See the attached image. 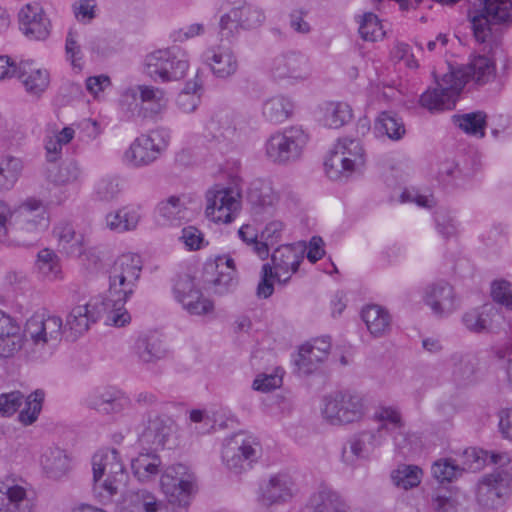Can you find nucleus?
Masks as SVG:
<instances>
[{
	"label": "nucleus",
	"mask_w": 512,
	"mask_h": 512,
	"mask_svg": "<svg viewBox=\"0 0 512 512\" xmlns=\"http://www.w3.org/2000/svg\"><path fill=\"white\" fill-rule=\"evenodd\" d=\"M142 271V261L138 254L125 253L116 258L109 270V289L106 298L111 305L108 322L115 327H123L131 320L125 303L133 295Z\"/></svg>",
	"instance_id": "nucleus-1"
},
{
	"label": "nucleus",
	"mask_w": 512,
	"mask_h": 512,
	"mask_svg": "<svg viewBox=\"0 0 512 512\" xmlns=\"http://www.w3.org/2000/svg\"><path fill=\"white\" fill-rule=\"evenodd\" d=\"M60 316L35 313L25 324L21 350L31 358H45L52 354L63 335Z\"/></svg>",
	"instance_id": "nucleus-2"
},
{
	"label": "nucleus",
	"mask_w": 512,
	"mask_h": 512,
	"mask_svg": "<svg viewBox=\"0 0 512 512\" xmlns=\"http://www.w3.org/2000/svg\"><path fill=\"white\" fill-rule=\"evenodd\" d=\"M92 492L99 502L106 504L118 493L126 472L116 449H101L91 460Z\"/></svg>",
	"instance_id": "nucleus-3"
},
{
	"label": "nucleus",
	"mask_w": 512,
	"mask_h": 512,
	"mask_svg": "<svg viewBox=\"0 0 512 512\" xmlns=\"http://www.w3.org/2000/svg\"><path fill=\"white\" fill-rule=\"evenodd\" d=\"M49 223L43 202L28 198L12 211L7 243L31 245L47 230Z\"/></svg>",
	"instance_id": "nucleus-4"
},
{
	"label": "nucleus",
	"mask_w": 512,
	"mask_h": 512,
	"mask_svg": "<svg viewBox=\"0 0 512 512\" xmlns=\"http://www.w3.org/2000/svg\"><path fill=\"white\" fill-rule=\"evenodd\" d=\"M304 258L302 245H282L274 250L271 256L272 266L264 264L262 267L261 281L257 287V295L260 298H268L274 291V280L286 283L297 272Z\"/></svg>",
	"instance_id": "nucleus-5"
},
{
	"label": "nucleus",
	"mask_w": 512,
	"mask_h": 512,
	"mask_svg": "<svg viewBox=\"0 0 512 512\" xmlns=\"http://www.w3.org/2000/svg\"><path fill=\"white\" fill-rule=\"evenodd\" d=\"M190 67L186 50L173 46L146 55L143 72L155 82L168 83L183 79Z\"/></svg>",
	"instance_id": "nucleus-6"
},
{
	"label": "nucleus",
	"mask_w": 512,
	"mask_h": 512,
	"mask_svg": "<svg viewBox=\"0 0 512 512\" xmlns=\"http://www.w3.org/2000/svg\"><path fill=\"white\" fill-rule=\"evenodd\" d=\"M309 142V135L302 126L293 125L272 133L264 143L265 158L278 165L299 160Z\"/></svg>",
	"instance_id": "nucleus-7"
},
{
	"label": "nucleus",
	"mask_w": 512,
	"mask_h": 512,
	"mask_svg": "<svg viewBox=\"0 0 512 512\" xmlns=\"http://www.w3.org/2000/svg\"><path fill=\"white\" fill-rule=\"evenodd\" d=\"M365 162V152L360 140L345 137L336 142L324 162V167L330 179L341 180L361 174Z\"/></svg>",
	"instance_id": "nucleus-8"
},
{
	"label": "nucleus",
	"mask_w": 512,
	"mask_h": 512,
	"mask_svg": "<svg viewBox=\"0 0 512 512\" xmlns=\"http://www.w3.org/2000/svg\"><path fill=\"white\" fill-rule=\"evenodd\" d=\"M170 142V132L156 128L136 137L122 154V163L134 169L144 168L156 162L166 151Z\"/></svg>",
	"instance_id": "nucleus-9"
},
{
	"label": "nucleus",
	"mask_w": 512,
	"mask_h": 512,
	"mask_svg": "<svg viewBox=\"0 0 512 512\" xmlns=\"http://www.w3.org/2000/svg\"><path fill=\"white\" fill-rule=\"evenodd\" d=\"M242 210V188L214 184L205 192V216L215 223L228 225Z\"/></svg>",
	"instance_id": "nucleus-10"
},
{
	"label": "nucleus",
	"mask_w": 512,
	"mask_h": 512,
	"mask_svg": "<svg viewBox=\"0 0 512 512\" xmlns=\"http://www.w3.org/2000/svg\"><path fill=\"white\" fill-rule=\"evenodd\" d=\"M321 414L332 425H344L360 421L367 407L362 396L349 391H334L321 401Z\"/></svg>",
	"instance_id": "nucleus-11"
},
{
	"label": "nucleus",
	"mask_w": 512,
	"mask_h": 512,
	"mask_svg": "<svg viewBox=\"0 0 512 512\" xmlns=\"http://www.w3.org/2000/svg\"><path fill=\"white\" fill-rule=\"evenodd\" d=\"M262 456L259 439L243 432L225 439L222 460L229 471L240 474L252 468Z\"/></svg>",
	"instance_id": "nucleus-12"
},
{
	"label": "nucleus",
	"mask_w": 512,
	"mask_h": 512,
	"mask_svg": "<svg viewBox=\"0 0 512 512\" xmlns=\"http://www.w3.org/2000/svg\"><path fill=\"white\" fill-rule=\"evenodd\" d=\"M512 495V475L497 469L484 475L477 487V503L483 512H498Z\"/></svg>",
	"instance_id": "nucleus-13"
},
{
	"label": "nucleus",
	"mask_w": 512,
	"mask_h": 512,
	"mask_svg": "<svg viewBox=\"0 0 512 512\" xmlns=\"http://www.w3.org/2000/svg\"><path fill=\"white\" fill-rule=\"evenodd\" d=\"M160 487L170 503L186 507L196 493V478L187 466L173 464L162 470Z\"/></svg>",
	"instance_id": "nucleus-14"
},
{
	"label": "nucleus",
	"mask_w": 512,
	"mask_h": 512,
	"mask_svg": "<svg viewBox=\"0 0 512 512\" xmlns=\"http://www.w3.org/2000/svg\"><path fill=\"white\" fill-rule=\"evenodd\" d=\"M265 21L266 14L263 8L246 1H237L220 17V34L228 39L237 35L240 30L257 29Z\"/></svg>",
	"instance_id": "nucleus-15"
},
{
	"label": "nucleus",
	"mask_w": 512,
	"mask_h": 512,
	"mask_svg": "<svg viewBox=\"0 0 512 512\" xmlns=\"http://www.w3.org/2000/svg\"><path fill=\"white\" fill-rule=\"evenodd\" d=\"M269 74L274 81L297 85L311 77L312 65L307 55L291 50L281 53L271 60Z\"/></svg>",
	"instance_id": "nucleus-16"
},
{
	"label": "nucleus",
	"mask_w": 512,
	"mask_h": 512,
	"mask_svg": "<svg viewBox=\"0 0 512 512\" xmlns=\"http://www.w3.org/2000/svg\"><path fill=\"white\" fill-rule=\"evenodd\" d=\"M75 304L66 316V327L75 335H82L89 330L91 324L96 323L106 313L108 322L111 305L107 304L101 296L78 297Z\"/></svg>",
	"instance_id": "nucleus-17"
},
{
	"label": "nucleus",
	"mask_w": 512,
	"mask_h": 512,
	"mask_svg": "<svg viewBox=\"0 0 512 512\" xmlns=\"http://www.w3.org/2000/svg\"><path fill=\"white\" fill-rule=\"evenodd\" d=\"M482 10L469 13L471 27L477 42L484 43L491 36V23L512 22V0H481Z\"/></svg>",
	"instance_id": "nucleus-18"
},
{
	"label": "nucleus",
	"mask_w": 512,
	"mask_h": 512,
	"mask_svg": "<svg viewBox=\"0 0 512 512\" xmlns=\"http://www.w3.org/2000/svg\"><path fill=\"white\" fill-rule=\"evenodd\" d=\"M372 419L377 423V427L371 430L374 434L380 435L383 443L391 437L397 450L403 452L407 448L409 435L404 432L405 423L399 406L380 404L376 407Z\"/></svg>",
	"instance_id": "nucleus-19"
},
{
	"label": "nucleus",
	"mask_w": 512,
	"mask_h": 512,
	"mask_svg": "<svg viewBox=\"0 0 512 512\" xmlns=\"http://www.w3.org/2000/svg\"><path fill=\"white\" fill-rule=\"evenodd\" d=\"M85 179V172L76 160L62 162L55 170H50L48 181L54 186L52 197L61 204L75 196Z\"/></svg>",
	"instance_id": "nucleus-20"
},
{
	"label": "nucleus",
	"mask_w": 512,
	"mask_h": 512,
	"mask_svg": "<svg viewBox=\"0 0 512 512\" xmlns=\"http://www.w3.org/2000/svg\"><path fill=\"white\" fill-rule=\"evenodd\" d=\"M448 73L453 75V80L462 91L468 83L483 86L492 81L496 75V65L490 57L477 55L463 66L456 69L450 67Z\"/></svg>",
	"instance_id": "nucleus-21"
},
{
	"label": "nucleus",
	"mask_w": 512,
	"mask_h": 512,
	"mask_svg": "<svg viewBox=\"0 0 512 512\" xmlns=\"http://www.w3.org/2000/svg\"><path fill=\"white\" fill-rule=\"evenodd\" d=\"M461 90L453 80V75L445 73L436 79V87L428 88L420 97V104L431 112L452 110Z\"/></svg>",
	"instance_id": "nucleus-22"
},
{
	"label": "nucleus",
	"mask_w": 512,
	"mask_h": 512,
	"mask_svg": "<svg viewBox=\"0 0 512 512\" xmlns=\"http://www.w3.org/2000/svg\"><path fill=\"white\" fill-rule=\"evenodd\" d=\"M296 494V484L292 476L279 472L269 476L259 487L258 500L265 506L289 502Z\"/></svg>",
	"instance_id": "nucleus-23"
},
{
	"label": "nucleus",
	"mask_w": 512,
	"mask_h": 512,
	"mask_svg": "<svg viewBox=\"0 0 512 512\" xmlns=\"http://www.w3.org/2000/svg\"><path fill=\"white\" fill-rule=\"evenodd\" d=\"M423 301L438 317H447L460 307L453 286L446 281L428 284L423 291Z\"/></svg>",
	"instance_id": "nucleus-24"
},
{
	"label": "nucleus",
	"mask_w": 512,
	"mask_h": 512,
	"mask_svg": "<svg viewBox=\"0 0 512 512\" xmlns=\"http://www.w3.org/2000/svg\"><path fill=\"white\" fill-rule=\"evenodd\" d=\"M234 260L228 256H218L213 263L205 265V283L215 294H225L236 286Z\"/></svg>",
	"instance_id": "nucleus-25"
},
{
	"label": "nucleus",
	"mask_w": 512,
	"mask_h": 512,
	"mask_svg": "<svg viewBox=\"0 0 512 512\" xmlns=\"http://www.w3.org/2000/svg\"><path fill=\"white\" fill-rule=\"evenodd\" d=\"M205 135H190L187 139V149L203 147L206 140L217 142L230 141L236 134L232 116L228 112H219L211 116L205 123Z\"/></svg>",
	"instance_id": "nucleus-26"
},
{
	"label": "nucleus",
	"mask_w": 512,
	"mask_h": 512,
	"mask_svg": "<svg viewBox=\"0 0 512 512\" xmlns=\"http://www.w3.org/2000/svg\"><path fill=\"white\" fill-rule=\"evenodd\" d=\"M246 199L255 217H263L272 214L279 202V194L272 183L262 179H256L249 184Z\"/></svg>",
	"instance_id": "nucleus-27"
},
{
	"label": "nucleus",
	"mask_w": 512,
	"mask_h": 512,
	"mask_svg": "<svg viewBox=\"0 0 512 512\" xmlns=\"http://www.w3.org/2000/svg\"><path fill=\"white\" fill-rule=\"evenodd\" d=\"M20 30L31 40H45L50 35L51 23L38 3L27 4L19 12Z\"/></svg>",
	"instance_id": "nucleus-28"
},
{
	"label": "nucleus",
	"mask_w": 512,
	"mask_h": 512,
	"mask_svg": "<svg viewBox=\"0 0 512 512\" xmlns=\"http://www.w3.org/2000/svg\"><path fill=\"white\" fill-rule=\"evenodd\" d=\"M330 348L329 337L317 338L300 346L294 360L298 372L303 375L313 373L327 359Z\"/></svg>",
	"instance_id": "nucleus-29"
},
{
	"label": "nucleus",
	"mask_w": 512,
	"mask_h": 512,
	"mask_svg": "<svg viewBox=\"0 0 512 512\" xmlns=\"http://www.w3.org/2000/svg\"><path fill=\"white\" fill-rule=\"evenodd\" d=\"M201 60L212 74L220 79L234 75L238 69V60L233 50L226 45L207 48L201 55Z\"/></svg>",
	"instance_id": "nucleus-30"
},
{
	"label": "nucleus",
	"mask_w": 512,
	"mask_h": 512,
	"mask_svg": "<svg viewBox=\"0 0 512 512\" xmlns=\"http://www.w3.org/2000/svg\"><path fill=\"white\" fill-rule=\"evenodd\" d=\"M85 401L89 408L104 414H117L130 406L129 397L115 387L97 388Z\"/></svg>",
	"instance_id": "nucleus-31"
},
{
	"label": "nucleus",
	"mask_w": 512,
	"mask_h": 512,
	"mask_svg": "<svg viewBox=\"0 0 512 512\" xmlns=\"http://www.w3.org/2000/svg\"><path fill=\"white\" fill-rule=\"evenodd\" d=\"M53 236L57 239L58 248L61 252L70 257H83L95 255L92 251L86 250V238L80 231H76L74 225L69 221H60L53 228Z\"/></svg>",
	"instance_id": "nucleus-32"
},
{
	"label": "nucleus",
	"mask_w": 512,
	"mask_h": 512,
	"mask_svg": "<svg viewBox=\"0 0 512 512\" xmlns=\"http://www.w3.org/2000/svg\"><path fill=\"white\" fill-rule=\"evenodd\" d=\"M32 509L28 485L14 479L5 480L1 486L0 512H32Z\"/></svg>",
	"instance_id": "nucleus-33"
},
{
	"label": "nucleus",
	"mask_w": 512,
	"mask_h": 512,
	"mask_svg": "<svg viewBox=\"0 0 512 512\" xmlns=\"http://www.w3.org/2000/svg\"><path fill=\"white\" fill-rule=\"evenodd\" d=\"M379 434L365 430L350 438L342 449V459L346 464H354L358 459L367 457L375 448L381 446Z\"/></svg>",
	"instance_id": "nucleus-34"
},
{
	"label": "nucleus",
	"mask_w": 512,
	"mask_h": 512,
	"mask_svg": "<svg viewBox=\"0 0 512 512\" xmlns=\"http://www.w3.org/2000/svg\"><path fill=\"white\" fill-rule=\"evenodd\" d=\"M294 110L293 99L282 93L266 97L261 104L262 118L273 125H279L291 119Z\"/></svg>",
	"instance_id": "nucleus-35"
},
{
	"label": "nucleus",
	"mask_w": 512,
	"mask_h": 512,
	"mask_svg": "<svg viewBox=\"0 0 512 512\" xmlns=\"http://www.w3.org/2000/svg\"><path fill=\"white\" fill-rule=\"evenodd\" d=\"M40 466L49 479L59 480L71 470V458L59 447H48L40 455Z\"/></svg>",
	"instance_id": "nucleus-36"
},
{
	"label": "nucleus",
	"mask_w": 512,
	"mask_h": 512,
	"mask_svg": "<svg viewBox=\"0 0 512 512\" xmlns=\"http://www.w3.org/2000/svg\"><path fill=\"white\" fill-rule=\"evenodd\" d=\"M141 219V208L130 205L107 213L104 225L110 231L121 234L136 230Z\"/></svg>",
	"instance_id": "nucleus-37"
},
{
	"label": "nucleus",
	"mask_w": 512,
	"mask_h": 512,
	"mask_svg": "<svg viewBox=\"0 0 512 512\" xmlns=\"http://www.w3.org/2000/svg\"><path fill=\"white\" fill-rule=\"evenodd\" d=\"M20 326L8 314L0 310V357H9L21 350Z\"/></svg>",
	"instance_id": "nucleus-38"
},
{
	"label": "nucleus",
	"mask_w": 512,
	"mask_h": 512,
	"mask_svg": "<svg viewBox=\"0 0 512 512\" xmlns=\"http://www.w3.org/2000/svg\"><path fill=\"white\" fill-rule=\"evenodd\" d=\"M117 110L120 117L128 122L144 120L139 85L124 87L119 92Z\"/></svg>",
	"instance_id": "nucleus-39"
},
{
	"label": "nucleus",
	"mask_w": 512,
	"mask_h": 512,
	"mask_svg": "<svg viewBox=\"0 0 512 512\" xmlns=\"http://www.w3.org/2000/svg\"><path fill=\"white\" fill-rule=\"evenodd\" d=\"M498 317L497 309L492 304H485L466 312L462 316V323L474 333L491 332L496 328L495 322Z\"/></svg>",
	"instance_id": "nucleus-40"
},
{
	"label": "nucleus",
	"mask_w": 512,
	"mask_h": 512,
	"mask_svg": "<svg viewBox=\"0 0 512 512\" xmlns=\"http://www.w3.org/2000/svg\"><path fill=\"white\" fill-rule=\"evenodd\" d=\"M143 107V118L155 119L161 115L168 105V97L164 89L152 85H139Z\"/></svg>",
	"instance_id": "nucleus-41"
},
{
	"label": "nucleus",
	"mask_w": 512,
	"mask_h": 512,
	"mask_svg": "<svg viewBox=\"0 0 512 512\" xmlns=\"http://www.w3.org/2000/svg\"><path fill=\"white\" fill-rule=\"evenodd\" d=\"M161 464V459L155 452H140L131 460V469L138 481L150 483L161 475Z\"/></svg>",
	"instance_id": "nucleus-42"
},
{
	"label": "nucleus",
	"mask_w": 512,
	"mask_h": 512,
	"mask_svg": "<svg viewBox=\"0 0 512 512\" xmlns=\"http://www.w3.org/2000/svg\"><path fill=\"white\" fill-rule=\"evenodd\" d=\"M361 318L368 331L374 337L384 336L391 327L392 318L389 311L376 304L365 306L361 311Z\"/></svg>",
	"instance_id": "nucleus-43"
},
{
	"label": "nucleus",
	"mask_w": 512,
	"mask_h": 512,
	"mask_svg": "<svg viewBox=\"0 0 512 512\" xmlns=\"http://www.w3.org/2000/svg\"><path fill=\"white\" fill-rule=\"evenodd\" d=\"M18 78L23 83L27 92L38 95L49 85L47 70L38 68L33 62H22L18 67Z\"/></svg>",
	"instance_id": "nucleus-44"
},
{
	"label": "nucleus",
	"mask_w": 512,
	"mask_h": 512,
	"mask_svg": "<svg viewBox=\"0 0 512 512\" xmlns=\"http://www.w3.org/2000/svg\"><path fill=\"white\" fill-rule=\"evenodd\" d=\"M359 37L366 42H378L385 38L386 30L382 20L373 12L365 11L354 15Z\"/></svg>",
	"instance_id": "nucleus-45"
},
{
	"label": "nucleus",
	"mask_w": 512,
	"mask_h": 512,
	"mask_svg": "<svg viewBox=\"0 0 512 512\" xmlns=\"http://www.w3.org/2000/svg\"><path fill=\"white\" fill-rule=\"evenodd\" d=\"M339 495L328 487H320L299 512H348L340 509Z\"/></svg>",
	"instance_id": "nucleus-46"
},
{
	"label": "nucleus",
	"mask_w": 512,
	"mask_h": 512,
	"mask_svg": "<svg viewBox=\"0 0 512 512\" xmlns=\"http://www.w3.org/2000/svg\"><path fill=\"white\" fill-rule=\"evenodd\" d=\"M321 121L325 127L338 129L351 121L352 108L345 102H326L321 107Z\"/></svg>",
	"instance_id": "nucleus-47"
},
{
	"label": "nucleus",
	"mask_w": 512,
	"mask_h": 512,
	"mask_svg": "<svg viewBox=\"0 0 512 512\" xmlns=\"http://www.w3.org/2000/svg\"><path fill=\"white\" fill-rule=\"evenodd\" d=\"M158 216L165 224L177 225L187 218V205L184 196L172 195L157 205Z\"/></svg>",
	"instance_id": "nucleus-48"
},
{
	"label": "nucleus",
	"mask_w": 512,
	"mask_h": 512,
	"mask_svg": "<svg viewBox=\"0 0 512 512\" xmlns=\"http://www.w3.org/2000/svg\"><path fill=\"white\" fill-rule=\"evenodd\" d=\"M24 162L20 157L0 156V192L11 190L22 175Z\"/></svg>",
	"instance_id": "nucleus-49"
},
{
	"label": "nucleus",
	"mask_w": 512,
	"mask_h": 512,
	"mask_svg": "<svg viewBox=\"0 0 512 512\" xmlns=\"http://www.w3.org/2000/svg\"><path fill=\"white\" fill-rule=\"evenodd\" d=\"M488 456L493 464L504 465L510 461L508 454L506 453H491L477 449L468 448L463 454V471H477L480 470L486 463Z\"/></svg>",
	"instance_id": "nucleus-50"
},
{
	"label": "nucleus",
	"mask_w": 512,
	"mask_h": 512,
	"mask_svg": "<svg viewBox=\"0 0 512 512\" xmlns=\"http://www.w3.org/2000/svg\"><path fill=\"white\" fill-rule=\"evenodd\" d=\"M133 353L142 363H152L165 355L160 340L155 336L141 335L135 341Z\"/></svg>",
	"instance_id": "nucleus-51"
},
{
	"label": "nucleus",
	"mask_w": 512,
	"mask_h": 512,
	"mask_svg": "<svg viewBox=\"0 0 512 512\" xmlns=\"http://www.w3.org/2000/svg\"><path fill=\"white\" fill-rule=\"evenodd\" d=\"M36 270L40 278L47 281L62 279V268L58 256L50 249L38 252Z\"/></svg>",
	"instance_id": "nucleus-52"
},
{
	"label": "nucleus",
	"mask_w": 512,
	"mask_h": 512,
	"mask_svg": "<svg viewBox=\"0 0 512 512\" xmlns=\"http://www.w3.org/2000/svg\"><path fill=\"white\" fill-rule=\"evenodd\" d=\"M174 432V426L170 419L155 418L149 422L143 439L156 448L164 447Z\"/></svg>",
	"instance_id": "nucleus-53"
},
{
	"label": "nucleus",
	"mask_w": 512,
	"mask_h": 512,
	"mask_svg": "<svg viewBox=\"0 0 512 512\" xmlns=\"http://www.w3.org/2000/svg\"><path fill=\"white\" fill-rule=\"evenodd\" d=\"M374 128L378 135L395 141L400 140L406 133L402 119L391 112H382L377 117Z\"/></svg>",
	"instance_id": "nucleus-54"
},
{
	"label": "nucleus",
	"mask_w": 512,
	"mask_h": 512,
	"mask_svg": "<svg viewBox=\"0 0 512 512\" xmlns=\"http://www.w3.org/2000/svg\"><path fill=\"white\" fill-rule=\"evenodd\" d=\"M486 119V114L481 111L453 116V122L456 126H458L465 133L478 138H483L485 136V129L487 124Z\"/></svg>",
	"instance_id": "nucleus-55"
},
{
	"label": "nucleus",
	"mask_w": 512,
	"mask_h": 512,
	"mask_svg": "<svg viewBox=\"0 0 512 512\" xmlns=\"http://www.w3.org/2000/svg\"><path fill=\"white\" fill-rule=\"evenodd\" d=\"M75 136V130L68 126L56 134L47 135L44 142L46 159L48 162H56L62 156V149L71 142Z\"/></svg>",
	"instance_id": "nucleus-56"
},
{
	"label": "nucleus",
	"mask_w": 512,
	"mask_h": 512,
	"mask_svg": "<svg viewBox=\"0 0 512 512\" xmlns=\"http://www.w3.org/2000/svg\"><path fill=\"white\" fill-rule=\"evenodd\" d=\"M179 304L191 316H209L215 309L213 302L203 295L200 288L182 299Z\"/></svg>",
	"instance_id": "nucleus-57"
},
{
	"label": "nucleus",
	"mask_w": 512,
	"mask_h": 512,
	"mask_svg": "<svg viewBox=\"0 0 512 512\" xmlns=\"http://www.w3.org/2000/svg\"><path fill=\"white\" fill-rule=\"evenodd\" d=\"M421 478L422 470L415 465L401 464L391 474L393 484L404 490L418 486Z\"/></svg>",
	"instance_id": "nucleus-58"
},
{
	"label": "nucleus",
	"mask_w": 512,
	"mask_h": 512,
	"mask_svg": "<svg viewBox=\"0 0 512 512\" xmlns=\"http://www.w3.org/2000/svg\"><path fill=\"white\" fill-rule=\"evenodd\" d=\"M44 392L36 390L31 393L25 401V407L18 415L19 422L25 426L33 424L39 417L42 410Z\"/></svg>",
	"instance_id": "nucleus-59"
},
{
	"label": "nucleus",
	"mask_w": 512,
	"mask_h": 512,
	"mask_svg": "<svg viewBox=\"0 0 512 512\" xmlns=\"http://www.w3.org/2000/svg\"><path fill=\"white\" fill-rule=\"evenodd\" d=\"M238 236L261 259L269 254L267 243L258 240V230L251 224H244L238 230Z\"/></svg>",
	"instance_id": "nucleus-60"
},
{
	"label": "nucleus",
	"mask_w": 512,
	"mask_h": 512,
	"mask_svg": "<svg viewBox=\"0 0 512 512\" xmlns=\"http://www.w3.org/2000/svg\"><path fill=\"white\" fill-rule=\"evenodd\" d=\"M122 191L121 181L114 176H105L95 185L94 193L97 199L101 201H112L116 199Z\"/></svg>",
	"instance_id": "nucleus-61"
},
{
	"label": "nucleus",
	"mask_w": 512,
	"mask_h": 512,
	"mask_svg": "<svg viewBox=\"0 0 512 512\" xmlns=\"http://www.w3.org/2000/svg\"><path fill=\"white\" fill-rule=\"evenodd\" d=\"M463 472V469L450 459H440L432 466L433 477L440 483L452 482Z\"/></svg>",
	"instance_id": "nucleus-62"
},
{
	"label": "nucleus",
	"mask_w": 512,
	"mask_h": 512,
	"mask_svg": "<svg viewBox=\"0 0 512 512\" xmlns=\"http://www.w3.org/2000/svg\"><path fill=\"white\" fill-rule=\"evenodd\" d=\"M66 60L70 62L72 68L81 71L84 65L83 52L79 43L77 32L70 30L65 43Z\"/></svg>",
	"instance_id": "nucleus-63"
},
{
	"label": "nucleus",
	"mask_w": 512,
	"mask_h": 512,
	"mask_svg": "<svg viewBox=\"0 0 512 512\" xmlns=\"http://www.w3.org/2000/svg\"><path fill=\"white\" fill-rule=\"evenodd\" d=\"M490 294L493 301L512 311V283L499 279L491 283Z\"/></svg>",
	"instance_id": "nucleus-64"
}]
</instances>
